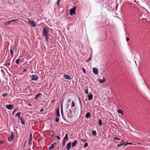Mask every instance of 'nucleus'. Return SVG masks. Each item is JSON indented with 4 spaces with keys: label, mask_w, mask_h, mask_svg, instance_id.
<instances>
[{
    "label": "nucleus",
    "mask_w": 150,
    "mask_h": 150,
    "mask_svg": "<svg viewBox=\"0 0 150 150\" xmlns=\"http://www.w3.org/2000/svg\"><path fill=\"white\" fill-rule=\"evenodd\" d=\"M49 30L48 27H45L43 29V36L46 37V42L48 40Z\"/></svg>",
    "instance_id": "nucleus-1"
},
{
    "label": "nucleus",
    "mask_w": 150,
    "mask_h": 150,
    "mask_svg": "<svg viewBox=\"0 0 150 150\" xmlns=\"http://www.w3.org/2000/svg\"><path fill=\"white\" fill-rule=\"evenodd\" d=\"M28 23L30 27H34L36 26L35 22L33 20H28Z\"/></svg>",
    "instance_id": "nucleus-2"
},
{
    "label": "nucleus",
    "mask_w": 150,
    "mask_h": 150,
    "mask_svg": "<svg viewBox=\"0 0 150 150\" xmlns=\"http://www.w3.org/2000/svg\"><path fill=\"white\" fill-rule=\"evenodd\" d=\"M67 112V116L69 118H71L72 117V112L71 109L68 110Z\"/></svg>",
    "instance_id": "nucleus-3"
},
{
    "label": "nucleus",
    "mask_w": 150,
    "mask_h": 150,
    "mask_svg": "<svg viewBox=\"0 0 150 150\" xmlns=\"http://www.w3.org/2000/svg\"><path fill=\"white\" fill-rule=\"evenodd\" d=\"M76 7L73 8H71L70 11V13L71 15L75 14V10Z\"/></svg>",
    "instance_id": "nucleus-4"
},
{
    "label": "nucleus",
    "mask_w": 150,
    "mask_h": 150,
    "mask_svg": "<svg viewBox=\"0 0 150 150\" xmlns=\"http://www.w3.org/2000/svg\"><path fill=\"white\" fill-rule=\"evenodd\" d=\"M14 138V135L12 132H11V134L8 138V140L9 142H11L13 139Z\"/></svg>",
    "instance_id": "nucleus-5"
},
{
    "label": "nucleus",
    "mask_w": 150,
    "mask_h": 150,
    "mask_svg": "<svg viewBox=\"0 0 150 150\" xmlns=\"http://www.w3.org/2000/svg\"><path fill=\"white\" fill-rule=\"evenodd\" d=\"M93 73L95 75H97L98 74V70L97 68L95 67H93L92 68Z\"/></svg>",
    "instance_id": "nucleus-6"
},
{
    "label": "nucleus",
    "mask_w": 150,
    "mask_h": 150,
    "mask_svg": "<svg viewBox=\"0 0 150 150\" xmlns=\"http://www.w3.org/2000/svg\"><path fill=\"white\" fill-rule=\"evenodd\" d=\"M14 105H6V108L8 110H11L14 108Z\"/></svg>",
    "instance_id": "nucleus-7"
},
{
    "label": "nucleus",
    "mask_w": 150,
    "mask_h": 150,
    "mask_svg": "<svg viewBox=\"0 0 150 150\" xmlns=\"http://www.w3.org/2000/svg\"><path fill=\"white\" fill-rule=\"evenodd\" d=\"M38 79V77L36 75H33L31 76V79L33 81H37Z\"/></svg>",
    "instance_id": "nucleus-8"
},
{
    "label": "nucleus",
    "mask_w": 150,
    "mask_h": 150,
    "mask_svg": "<svg viewBox=\"0 0 150 150\" xmlns=\"http://www.w3.org/2000/svg\"><path fill=\"white\" fill-rule=\"evenodd\" d=\"M102 79H98V81L100 83H103L105 81V79L104 77H102Z\"/></svg>",
    "instance_id": "nucleus-9"
},
{
    "label": "nucleus",
    "mask_w": 150,
    "mask_h": 150,
    "mask_svg": "<svg viewBox=\"0 0 150 150\" xmlns=\"http://www.w3.org/2000/svg\"><path fill=\"white\" fill-rule=\"evenodd\" d=\"M57 144L56 143H54L49 148L50 149H53L56 146Z\"/></svg>",
    "instance_id": "nucleus-10"
},
{
    "label": "nucleus",
    "mask_w": 150,
    "mask_h": 150,
    "mask_svg": "<svg viewBox=\"0 0 150 150\" xmlns=\"http://www.w3.org/2000/svg\"><path fill=\"white\" fill-rule=\"evenodd\" d=\"M71 142L68 143L67 145V149L69 150L71 148Z\"/></svg>",
    "instance_id": "nucleus-11"
},
{
    "label": "nucleus",
    "mask_w": 150,
    "mask_h": 150,
    "mask_svg": "<svg viewBox=\"0 0 150 150\" xmlns=\"http://www.w3.org/2000/svg\"><path fill=\"white\" fill-rule=\"evenodd\" d=\"M78 143V142L76 140H74V142L72 143V147H74L76 146V145Z\"/></svg>",
    "instance_id": "nucleus-12"
},
{
    "label": "nucleus",
    "mask_w": 150,
    "mask_h": 150,
    "mask_svg": "<svg viewBox=\"0 0 150 150\" xmlns=\"http://www.w3.org/2000/svg\"><path fill=\"white\" fill-rule=\"evenodd\" d=\"M88 99L90 101L92 99L93 96L91 93L88 96Z\"/></svg>",
    "instance_id": "nucleus-13"
},
{
    "label": "nucleus",
    "mask_w": 150,
    "mask_h": 150,
    "mask_svg": "<svg viewBox=\"0 0 150 150\" xmlns=\"http://www.w3.org/2000/svg\"><path fill=\"white\" fill-rule=\"evenodd\" d=\"M10 64V63L9 61H7L5 62V64H4V66L6 67L9 66Z\"/></svg>",
    "instance_id": "nucleus-14"
},
{
    "label": "nucleus",
    "mask_w": 150,
    "mask_h": 150,
    "mask_svg": "<svg viewBox=\"0 0 150 150\" xmlns=\"http://www.w3.org/2000/svg\"><path fill=\"white\" fill-rule=\"evenodd\" d=\"M64 77L65 79L70 80L71 79L70 76L68 75H64Z\"/></svg>",
    "instance_id": "nucleus-15"
},
{
    "label": "nucleus",
    "mask_w": 150,
    "mask_h": 150,
    "mask_svg": "<svg viewBox=\"0 0 150 150\" xmlns=\"http://www.w3.org/2000/svg\"><path fill=\"white\" fill-rule=\"evenodd\" d=\"M68 134L67 133L66 134L65 136L64 137V138L63 140H64V141H68Z\"/></svg>",
    "instance_id": "nucleus-16"
},
{
    "label": "nucleus",
    "mask_w": 150,
    "mask_h": 150,
    "mask_svg": "<svg viewBox=\"0 0 150 150\" xmlns=\"http://www.w3.org/2000/svg\"><path fill=\"white\" fill-rule=\"evenodd\" d=\"M91 117V115L89 112H88L86 113V118H90Z\"/></svg>",
    "instance_id": "nucleus-17"
},
{
    "label": "nucleus",
    "mask_w": 150,
    "mask_h": 150,
    "mask_svg": "<svg viewBox=\"0 0 150 150\" xmlns=\"http://www.w3.org/2000/svg\"><path fill=\"white\" fill-rule=\"evenodd\" d=\"M56 116L57 117H59L60 116L59 109L57 108V109L56 111Z\"/></svg>",
    "instance_id": "nucleus-18"
},
{
    "label": "nucleus",
    "mask_w": 150,
    "mask_h": 150,
    "mask_svg": "<svg viewBox=\"0 0 150 150\" xmlns=\"http://www.w3.org/2000/svg\"><path fill=\"white\" fill-rule=\"evenodd\" d=\"M19 118H20V120L22 123L23 125H24L25 123L24 122V119L23 118V117H20Z\"/></svg>",
    "instance_id": "nucleus-19"
},
{
    "label": "nucleus",
    "mask_w": 150,
    "mask_h": 150,
    "mask_svg": "<svg viewBox=\"0 0 150 150\" xmlns=\"http://www.w3.org/2000/svg\"><path fill=\"white\" fill-rule=\"evenodd\" d=\"M75 103L73 101H72L71 102V108L72 109L73 107L75 106Z\"/></svg>",
    "instance_id": "nucleus-20"
},
{
    "label": "nucleus",
    "mask_w": 150,
    "mask_h": 150,
    "mask_svg": "<svg viewBox=\"0 0 150 150\" xmlns=\"http://www.w3.org/2000/svg\"><path fill=\"white\" fill-rule=\"evenodd\" d=\"M61 114L62 116V119L64 120H66L64 116L63 111L61 112Z\"/></svg>",
    "instance_id": "nucleus-21"
},
{
    "label": "nucleus",
    "mask_w": 150,
    "mask_h": 150,
    "mask_svg": "<svg viewBox=\"0 0 150 150\" xmlns=\"http://www.w3.org/2000/svg\"><path fill=\"white\" fill-rule=\"evenodd\" d=\"M11 55L12 57L13 55V52L12 49H11L10 50Z\"/></svg>",
    "instance_id": "nucleus-22"
},
{
    "label": "nucleus",
    "mask_w": 150,
    "mask_h": 150,
    "mask_svg": "<svg viewBox=\"0 0 150 150\" xmlns=\"http://www.w3.org/2000/svg\"><path fill=\"white\" fill-rule=\"evenodd\" d=\"M98 124L100 126H101L102 125V122L100 119L98 120Z\"/></svg>",
    "instance_id": "nucleus-23"
},
{
    "label": "nucleus",
    "mask_w": 150,
    "mask_h": 150,
    "mask_svg": "<svg viewBox=\"0 0 150 150\" xmlns=\"http://www.w3.org/2000/svg\"><path fill=\"white\" fill-rule=\"evenodd\" d=\"M21 59H17L16 60V64H18L20 62Z\"/></svg>",
    "instance_id": "nucleus-24"
},
{
    "label": "nucleus",
    "mask_w": 150,
    "mask_h": 150,
    "mask_svg": "<svg viewBox=\"0 0 150 150\" xmlns=\"http://www.w3.org/2000/svg\"><path fill=\"white\" fill-rule=\"evenodd\" d=\"M10 21H11V22H13V21L15 22H18V20L17 19H13Z\"/></svg>",
    "instance_id": "nucleus-25"
},
{
    "label": "nucleus",
    "mask_w": 150,
    "mask_h": 150,
    "mask_svg": "<svg viewBox=\"0 0 150 150\" xmlns=\"http://www.w3.org/2000/svg\"><path fill=\"white\" fill-rule=\"evenodd\" d=\"M40 95H42V94L41 93H39L35 97V99H36Z\"/></svg>",
    "instance_id": "nucleus-26"
},
{
    "label": "nucleus",
    "mask_w": 150,
    "mask_h": 150,
    "mask_svg": "<svg viewBox=\"0 0 150 150\" xmlns=\"http://www.w3.org/2000/svg\"><path fill=\"white\" fill-rule=\"evenodd\" d=\"M11 22V21H10L8 22H5L4 23V24L5 25H8Z\"/></svg>",
    "instance_id": "nucleus-27"
},
{
    "label": "nucleus",
    "mask_w": 150,
    "mask_h": 150,
    "mask_svg": "<svg viewBox=\"0 0 150 150\" xmlns=\"http://www.w3.org/2000/svg\"><path fill=\"white\" fill-rule=\"evenodd\" d=\"M92 134L94 136H96V132L95 130H93L92 132Z\"/></svg>",
    "instance_id": "nucleus-28"
},
{
    "label": "nucleus",
    "mask_w": 150,
    "mask_h": 150,
    "mask_svg": "<svg viewBox=\"0 0 150 150\" xmlns=\"http://www.w3.org/2000/svg\"><path fill=\"white\" fill-rule=\"evenodd\" d=\"M60 0H57V4L58 6H59V5L60 2Z\"/></svg>",
    "instance_id": "nucleus-29"
},
{
    "label": "nucleus",
    "mask_w": 150,
    "mask_h": 150,
    "mask_svg": "<svg viewBox=\"0 0 150 150\" xmlns=\"http://www.w3.org/2000/svg\"><path fill=\"white\" fill-rule=\"evenodd\" d=\"M21 114V112H19L17 113L16 115L18 117V118H19L20 117V115Z\"/></svg>",
    "instance_id": "nucleus-30"
},
{
    "label": "nucleus",
    "mask_w": 150,
    "mask_h": 150,
    "mask_svg": "<svg viewBox=\"0 0 150 150\" xmlns=\"http://www.w3.org/2000/svg\"><path fill=\"white\" fill-rule=\"evenodd\" d=\"M61 112L63 111V106L62 104V102L61 103Z\"/></svg>",
    "instance_id": "nucleus-31"
},
{
    "label": "nucleus",
    "mask_w": 150,
    "mask_h": 150,
    "mask_svg": "<svg viewBox=\"0 0 150 150\" xmlns=\"http://www.w3.org/2000/svg\"><path fill=\"white\" fill-rule=\"evenodd\" d=\"M65 142L66 141H64V140H63L62 142V145L63 146H64L65 145Z\"/></svg>",
    "instance_id": "nucleus-32"
},
{
    "label": "nucleus",
    "mask_w": 150,
    "mask_h": 150,
    "mask_svg": "<svg viewBox=\"0 0 150 150\" xmlns=\"http://www.w3.org/2000/svg\"><path fill=\"white\" fill-rule=\"evenodd\" d=\"M88 146V144L87 143H85V144L83 145V147L85 148L87 147Z\"/></svg>",
    "instance_id": "nucleus-33"
},
{
    "label": "nucleus",
    "mask_w": 150,
    "mask_h": 150,
    "mask_svg": "<svg viewBox=\"0 0 150 150\" xmlns=\"http://www.w3.org/2000/svg\"><path fill=\"white\" fill-rule=\"evenodd\" d=\"M59 118L58 117H57L55 119V121L56 122H58L59 121Z\"/></svg>",
    "instance_id": "nucleus-34"
},
{
    "label": "nucleus",
    "mask_w": 150,
    "mask_h": 150,
    "mask_svg": "<svg viewBox=\"0 0 150 150\" xmlns=\"http://www.w3.org/2000/svg\"><path fill=\"white\" fill-rule=\"evenodd\" d=\"M124 144V146H125L127 145L128 144V143L127 142H126L125 143H123Z\"/></svg>",
    "instance_id": "nucleus-35"
},
{
    "label": "nucleus",
    "mask_w": 150,
    "mask_h": 150,
    "mask_svg": "<svg viewBox=\"0 0 150 150\" xmlns=\"http://www.w3.org/2000/svg\"><path fill=\"white\" fill-rule=\"evenodd\" d=\"M17 108H15V109H14V110H13V112H12V114H14V112H15L17 110Z\"/></svg>",
    "instance_id": "nucleus-36"
},
{
    "label": "nucleus",
    "mask_w": 150,
    "mask_h": 150,
    "mask_svg": "<svg viewBox=\"0 0 150 150\" xmlns=\"http://www.w3.org/2000/svg\"><path fill=\"white\" fill-rule=\"evenodd\" d=\"M82 70H83V72L85 74L86 73V71H85V70L84 68H82Z\"/></svg>",
    "instance_id": "nucleus-37"
},
{
    "label": "nucleus",
    "mask_w": 150,
    "mask_h": 150,
    "mask_svg": "<svg viewBox=\"0 0 150 150\" xmlns=\"http://www.w3.org/2000/svg\"><path fill=\"white\" fill-rule=\"evenodd\" d=\"M92 58V57H90L89 59H88L86 61V62H88L89 60H90Z\"/></svg>",
    "instance_id": "nucleus-38"
},
{
    "label": "nucleus",
    "mask_w": 150,
    "mask_h": 150,
    "mask_svg": "<svg viewBox=\"0 0 150 150\" xmlns=\"http://www.w3.org/2000/svg\"><path fill=\"white\" fill-rule=\"evenodd\" d=\"M118 112L119 113H121L122 114V110L120 109H119L118 111Z\"/></svg>",
    "instance_id": "nucleus-39"
},
{
    "label": "nucleus",
    "mask_w": 150,
    "mask_h": 150,
    "mask_svg": "<svg viewBox=\"0 0 150 150\" xmlns=\"http://www.w3.org/2000/svg\"><path fill=\"white\" fill-rule=\"evenodd\" d=\"M7 95V93H5L2 94V96H3L4 97H5Z\"/></svg>",
    "instance_id": "nucleus-40"
},
{
    "label": "nucleus",
    "mask_w": 150,
    "mask_h": 150,
    "mask_svg": "<svg viewBox=\"0 0 150 150\" xmlns=\"http://www.w3.org/2000/svg\"><path fill=\"white\" fill-rule=\"evenodd\" d=\"M85 93L87 94H88V91L86 89H85Z\"/></svg>",
    "instance_id": "nucleus-41"
},
{
    "label": "nucleus",
    "mask_w": 150,
    "mask_h": 150,
    "mask_svg": "<svg viewBox=\"0 0 150 150\" xmlns=\"http://www.w3.org/2000/svg\"><path fill=\"white\" fill-rule=\"evenodd\" d=\"M71 101V99L70 98H68V102L69 103Z\"/></svg>",
    "instance_id": "nucleus-42"
},
{
    "label": "nucleus",
    "mask_w": 150,
    "mask_h": 150,
    "mask_svg": "<svg viewBox=\"0 0 150 150\" xmlns=\"http://www.w3.org/2000/svg\"><path fill=\"white\" fill-rule=\"evenodd\" d=\"M29 145H31L32 144V141L29 140Z\"/></svg>",
    "instance_id": "nucleus-43"
},
{
    "label": "nucleus",
    "mask_w": 150,
    "mask_h": 150,
    "mask_svg": "<svg viewBox=\"0 0 150 150\" xmlns=\"http://www.w3.org/2000/svg\"><path fill=\"white\" fill-rule=\"evenodd\" d=\"M114 139H116V140H120V139H118V138H117V137H115L114 138Z\"/></svg>",
    "instance_id": "nucleus-44"
},
{
    "label": "nucleus",
    "mask_w": 150,
    "mask_h": 150,
    "mask_svg": "<svg viewBox=\"0 0 150 150\" xmlns=\"http://www.w3.org/2000/svg\"><path fill=\"white\" fill-rule=\"evenodd\" d=\"M30 86H28L26 88L28 89L30 91H31V92L32 91H31V90L30 89Z\"/></svg>",
    "instance_id": "nucleus-45"
},
{
    "label": "nucleus",
    "mask_w": 150,
    "mask_h": 150,
    "mask_svg": "<svg viewBox=\"0 0 150 150\" xmlns=\"http://www.w3.org/2000/svg\"><path fill=\"white\" fill-rule=\"evenodd\" d=\"M126 41L127 42H128L129 40V38H126Z\"/></svg>",
    "instance_id": "nucleus-46"
},
{
    "label": "nucleus",
    "mask_w": 150,
    "mask_h": 150,
    "mask_svg": "<svg viewBox=\"0 0 150 150\" xmlns=\"http://www.w3.org/2000/svg\"><path fill=\"white\" fill-rule=\"evenodd\" d=\"M81 140L83 142H85L86 141L85 140L83 139H81Z\"/></svg>",
    "instance_id": "nucleus-47"
},
{
    "label": "nucleus",
    "mask_w": 150,
    "mask_h": 150,
    "mask_svg": "<svg viewBox=\"0 0 150 150\" xmlns=\"http://www.w3.org/2000/svg\"><path fill=\"white\" fill-rule=\"evenodd\" d=\"M79 103H80V105H81V101L79 99Z\"/></svg>",
    "instance_id": "nucleus-48"
},
{
    "label": "nucleus",
    "mask_w": 150,
    "mask_h": 150,
    "mask_svg": "<svg viewBox=\"0 0 150 150\" xmlns=\"http://www.w3.org/2000/svg\"><path fill=\"white\" fill-rule=\"evenodd\" d=\"M120 146H124V144L123 143H121L120 144Z\"/></svg>",
    "instance_id": "nucleus-49"
},
{
    "label": "nucleus",
    "mask_w": 150,
    "mask_h": 150,
    "mask_svg": "<svg viewBox=\"0 0 150 150\" xmlns=\"http://www.w3.org/2000/svg\"><path fill=\"white\" fill-rule=\"evenodd\" d=\"M57 138L58 139H60V137L58 135L57 136Z\"/></svg>",
    "instance_id": "nucleus-50"
},
{
    "label": "nucleus",
    "mask_w": 150,
    "mask_h": 150,
    "mask_svg": "<svg viewBox=\"0 0 150 150\" xmlns=\"http://www.w3.org/2000/svg\"><path fill=\"white\" fill-rule=\"evenodd\" d=\"M30 138H32V134H30Z\"/></svg>",
    "instance_id": "nucleus-51"
},
{
    "label": "nucleus",
    "mask_w": 150,
    "mask_h": 150,
    "mask_svg": "<svg viewBox=\"0 0 150 150\" xmlns=\"http://www.w3.org/2000/svg\"><path fill=\"white\" fill-rule=\"evenodd\" d=\"M55 101V99H54V100H53L52 101V102H51V103H53L54 102V101Z\"/></svg>",
    "instance_id": "nucleus-52"
},
{
    "label": "nucleus",
    "mask_w": 150,
    "mask_h": 150,
    "mask_svg": "<svg viewBox=\"0 0 150 150\" xmlns=\"http://www.w3.org/2000/svg\"><path fill=\"white\" fill-rule=\"evenodd\" d=\"M27 70V69H24L23 70V71L24 72V71H26Z\"/></svg>",
    "instance_id": "nucleus-53"
},
{
    "label": "nucleus",
    "mask_w": 150,
    "mask_h": 150,
    "mask_svg": "<svg viewBox=\"0 0 150 150\" xmlns=\"http://www.w3.org/2000/svg\"><path fill=\"white\" fill-rule=\"evenodd\" d=\"M43 109H42L40 110V112H42V111H43Z\"/></svg>",
    "instance_id": "nucleus-54"
},
{
    "label": "nucleus",
    "mask_w": 150,
    "mask_h": 150,
    "mask_svg": "<svg viewBox=\"0 0 150 150\" xmlns=\"http://www.w3.org/2000/svg\"><path fill=\"white\" fill-rule=\"evenodd\" d=\"M117 147H119L120 146V144H118L117 145Z\"/></svg>",
    "instance_id": "nucleus-55"
},
{
    "label": "nucleus",
    "mask_w": 150,
    "mask_h": 150,
    "mask_svg": "<svg viewBox=\"0 0 150 150\" xmlns=\"http://www.w3.org/2000/svg\"><path fill=\"white\" fill-rule=\"evenodd\" d=\"M32 138H30V139H29V140H30V141H32Z\"/></svg>",
    "instance_id": "nucleus-56"
},
{
    "label": "nucleus",
    "mask_w": 150,
    "mask_h": 150,
    "mask_svg": "<svg viewBox=\"0 0 150 150\" xmlns=\"http://www.w3.org/2000/svg\"><path fill=\"white\" fill-rule=\"evenodd\" d=\"M128 144H129V145H132V143H128Z\"/></svg>",
    "instance_id": "nucleus-57"
},
{
    "label": "nucleus",
    "mask_w": 150,
    "mask_h": 150,
    "mask_svg": "<svg viewBox=\"0 0 150 150\" xmlns=\"http://www.w3.org/2000/svg\"><path fill=\"white\" fill-rule=\"evenodd\" d=\"M73 112H76V110H73Z\"/></svg>",
    "instance_id": "nucleus-58"
},
{
    "label": "nucleus",
    "mask_w": 150,
    "mask_h": 150,
    "mask_svg": "<svg viewBox=\"0 0 150 150\" xmlns=\"http://www.w3.org/2000/svg\"><path fill=\"white\" fill-rule=\"evenodd\" d=\"M25 143H26V142L24 144L23 146H25Z\"/></svg>",
    "instance_id": "nucleus-59"
},
{
    "label": "nucleus",
    "mask_w": 150,
    "mask_h": 150,
    "mask_svg": "<svg viewBox=\"0 0 150 150\" xmlns=\"http://www.w3.org/2000/svg\"><path fill=\"white\" fill-rule=\"evenodd\" d=\"M3 143V142H0V144H2Z\"/></svg>",
    "instance_id": "nucleus-60"
},
{
    "label": "nucleus",
    "mask_w": 150,
    "mask_h": 150,
    "mask_svg": "<svg viewBox=\"0 0 150 150\" xmlns=\"http://www.w3.org/2000/svg\"><path fill=\"white\" fill-rule=\"evenodd\" d=\"M53 135H54V134H52V136L53 137Z\"/></svg>",
    "instance_id": "nucleus-61"
},
{
    "label": "nucleus",
    "mask_w": 150,
    "mask_h": 150,
    "mask_svg": "<svg viewBox=\"0 0 150 150\" xmlns=\"http://www.w3.org/2000/svg\"><path fill=\"white\" fill-rule=\"evenodd\" d=\"M28 105H29V106H31V105L29 104H28Z\"/></svg>",
    "instance_id": "nucleus-62"
},
{
    "label": "nucleus",
    "mask_w": 150,
    "mask_h": 150,
    "mask_svg": "<svg viewBox=\"0 0 150 150\" xmlns=\"http://www.w3.org/2000/svg\"><path fill=\"white\" fill-rule=\"evenodd\" d=\"M25 150V149H24V150Z\"/></svg>",
    "instance_id": "nucleus-63"
}]
</instances>
